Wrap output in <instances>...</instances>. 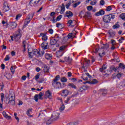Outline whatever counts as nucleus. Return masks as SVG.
Segmentation results:
<instances>
[{
    "label": "nucleus",
    "instance_id": "58836bf2",
    "mask_svg": "<svg viewBox=\"0 0 125 125\" xmlns=\"http://www.w3.org/2000/svg\"><path fill=\"white\" fill-rule=\"evenodd\" d=\"M65 110V104H63L60 108V111H64Z\"/></svg>",
    "mask_w": 125,
    "mask_h": 125
},
{
    "label": "nucleus",
    "instance_id": "f3484780",
    "mask_svg": "<svg viewBox=\"0 0 125 125\" xmlns=\"http://www.w3.org/2000/svg\"><path fill=\"white\" fill-rule=\"evenodd\" d=\"M100 92H101L102 95H103V96H105V95H106V94H107V90L105 89H101Z\"/></svg>",
    "mask_w": 125,
    "mask_h": 125
},
{
    "label": "nucleus",
    "instance_id": "8fccbe9b",
    "mask_svg": "<svg viewBox=\"0 0 125 125\" xmlns=\"http://www.w3.org/2000/svg\"><path fill=\"white\" fill-rule=\"evenodd\" d=\"M14 117L16 120H17L18 123H19V118L17 117V113H14Z\"/></svg>",
    "mask_w": 125,
    "mask_h": 125
},
{
    "label": "nucleus",
    "instance_id": "7ed1b4c3",
    "mask_svg": "<svg viewBox=\"0 0 125 125\" xmlns=\"http://www.w3.org/2000/svg\"><path fill=\"white\" fill-rule=\"evenodd\" d=\"M33 54L37 56V57H42L44 54V51H38L35 49L33 50Z\"/></svg>",
    "mask_w": 125,
    "mask_h": 125
},
{
    "label": "nucleus",
    "instance_id": "6ab92c4d",
    "mask_svg": "<svg viewBox=\"0 0 125 125\" xmlns=\"http://www.w3.org/2000/svg\"><path fill=\"white\" fill-rule=\"evenodd\" d=\"M75 96V95H72L69 97H68L67 99L64 101V103H66V104H68L69 103V101L72 99V98L74 97Z\"/></svg>",
    "mask_w": 125,
    "mask_h": 125
},
{
    "label": "nucleus",
    "instance_id": "bb28decb",
    "mask_svg": "<svg viewBox=\"0 0 125 125\" xmlns=\"http://www.w3.org/2000/svg\"><path fill=\"white\" fill-rule=\"evenodd\" d=\"M118 122L116 121H112L111 122H107V125H116Z\"/></svg>",
    "mask_w": 125,
    "mask_h": 125
},
{
    "label": "nucleus",
    "instance_id": "a878e982",
    "mask_svg": "<svg viewBox=\"0 0 125 125\" xmlns=\"http://www.w3.org/2000/svg\"><path fill=\"white\" fill-rule=\"evenodd\" d=\"M63 94H64V96L66 97L69 94V91L67 89L63 90H62Z\"/></svg>",
    "mask_w": 125,
    "mask_h": 125
},
{
    "label": "nucleus",
    "instance_id": "0eeeda50",
    "mask_svg": "<svg viewBox=\"0 0 125 125\" xmlns=\"http://www.w3.org/2000/svg\"><path fill=\"white\" fill-rule=\"evenodd\" d=\"M9 10V6H8V4H7V2L5 1L3 3V12H6L7 11H8Z\"/></svg>",
    "mask_w": 125,
    "mask_h": 125
},
{
    "label": "nucleus",
    "instance_id": "2eb2a0df",
    "mask_svg": "<svg viewBox=\"0 0 125 125\" xmlns=\"http://www.w3.org/2000/svg\"><path fill=\"white\" fill-rule=\"evenodd\" d=\"M107 69V66L105 64H103L102 66V68L100 69V72H103L104 73H107V71H104V70H106Z\"/></svg>",
    "mask_w": 125,
    "mask_h": 125
},
{
    "label": "nucleus",
    "instance_id": "6e6d98bb",
    "mask_svg": "<svg viewBox=\"0 0 125 125\" xmlns=\"http://www.w3.org/2000/svg\"><path fill=\"white\" fill-rule=\"evenodd\" d=\"M62 15H60L58 16L56 18L57 21H60V20H61V18H62Z\"/></svg>",
    "mask_w": 125,
    "mask_h": 125
},
{
    "label": "nucleus",
    "instance_id": "680f3d73",
    "mask_svg": "<svg viewBox=\"0 0 125 125\" xmlns=\"http://www.w3.org/2000/svg\"><path fill=\"white\" fill-rule=\"evenodd\" d=\"M112 8L111 6H108L107 8H106V11H110V10H112Z\"/></svg>",
    "mask_w": 125,
    "mask_h": 125
},
{
    "label": "nucleus",
    "instance_id": "a19ab883",
    "mask_svg": "<svg viewBox=\"0 0 125 125\" xmlns=\"http://www.w3.org/2000/svg\"><path fill=\"white\" fill-rule=\"evenodd\" d=\"M45 57L46 59H49V58H51V55L49 54H45Z\"/></svg>",
    "mask_w": 125,
    "mask_h": 125
},
{
    "label": "nucleus",
    "instance_id": "9b49d317",
    "mask_svg": "<svg viewBox=\"0 0 125 125\" xmlns=\"http://www.w3.org/2000/svg\"><path fill=\"white\" fill-rule=\"evenodd\" d=\"M57 83H54V84L52 83V85L54 86L55 88H60V87L62 88H63V86H62V84H61V83L57 82ZM58 83H60V84Z\"/></svg>",
    "mask_w": 125,
    "mask_h": 125
},
{
    "label": "nucleus",
    "instance_id": "7c9ffc66",
    "mask_svg": "<svg viewBox=\"0 0 125 125\" xmlns=\"http://www.w3.org/2000/svg\"><path fill=\"white\" fill-rule=\"evenodd\" d=\"M119 17L122 19V20H124V21H125V13H122L120 15Z\"/></svg>",
    "mask_w": 125,
    "mask_h": 125
},
{
    "label": "nucleus",
    "instance_id": "393cba45",
    "mask_svg": "<svg viewBox=\"0 0 125 125\" xmlns=\"http://www.w3.org/2000/svg\"><path fill=\"white\" fill-rule=\"evenodd\" d=\"M54 122V121H53V120H52V118H51L50 119H48V120H47V121H46V124L47 125H51V124H52V122Z\"/></svg>",
    "mask_w": 125,
    "mask_h": 125
},
{
    "label": "nucleus",
    "instance_id": "f257e3e1",
    "mask_svg": "<svg viewBox=\"0 0 125 125\" xmlns=\"http://www.w3.org/2000/svg\"><path fill=\"white\" fill-rule=\"evenodd\" d=\"M10 93L8 97L4 98V102L7 105L14 106L15 105V97H14V92H9Z\"/></svg>",
    "mask_w": 125,
    "mask_h": 125
},
{
    "label": "nucleus",
    "instance_id": "5701e85b",
    "mask_svg": "<svg viewBox=\"0 0 125 125\" xmlns=\"http://www.w3.org/2000/svg\"><path fill=\"white\" fill-rule=\"evenodd\" d=\"M56 27L60 30H62V29L64 28V25H62L61 23H56Z\"/></svg>",
    "mask_w": 125,
    "mask_h": 125
},
{
    "label": "nucleus",
    "instance_id": "49530a36",
    "mask_svg": "<svg viewBox=\"0 0 125 125\" xmlns=\"http://www.w3.org/2000/svg\"><path fill=\"white\" fill-rule=\"evenodd\" d=\"M81 3V1H78V2L75 3L74 4H73V7L74 8H76V7H77V6H78V5H79V4H80Z\"/></svg>",
    "mask_w": 125,
    "mask_h": 125
},
{
    "label": "nucleus",
    "instance_id": "aec40b11",
    "mask_svg": "<svg viewBox=\"0 0 125 125\" xmlns=\"http://www.w3.org/2000/svg\"><path fill=\"white\" fill-rule=\"evenodd\" d=\"M43 71L44 73H48V71H49V66H48L46 65H44Z\"/></svg>",
    "mask_w": 125,
    "mask_h": 125
},
{
    "label": "nucleus",
    "instance_id": "bf43d9fd",
    "mask_svg": "<svg viewBox=\"0 0 125 125\" xmlns=\"http://www.w3.org/2000/svg\"><path fill=\"white\" fill-rule=\"evenodd\" d=\"M85 76V74H83V76H82V79H83V80L84 81H87L88 80V79L87 78V77H85L84 76Z\"/></svg>",
    "mask_w": 125,
    "mask_h": 125
},
{
    "label": "nucleus",
    "instance_id": "473e14b6",
    "mask_svg": "<svg viewBox=\"0 0 125 125\" xmlns=\"http://www.w3.org/2000/svg\"><path fill=\"white\" fill-rule=\"evenodd\" d=\"M67 81H68V80L66 77H62L61 79L62 83H67Z\"/></svg>",
    "mask_w": 125,
    "mask_h": 125
},
{
    "label": "nucleus",
    "instance_id": "13d9d810",
    "mask_svg": "<svg viewBox=\"0 0 125 125\" xmlns=\"http://www.w3.org/2000/svg\"><path fill=\"white\" fill-rule=\"evenodd\" d=\"M119 27H120L119 24H116L115 25H114L113 26V29H118V28H119Z\"/></svg>",
    "mask_w": 125,
    "mask_h": 125
},
{
    "label": "nucleus",
    "instance_id": "b1692460",
    "mask_svg": "<svg viewBox=\"0 0 125 125\" xmlns=\"http://www.w3.org/2000/svg\"><path fill=\"white\" fill-rule=\"evenodd\" d=\"M40 36H41V37H42V41H47V36L45 34H44L43 33H41Z\"/></svg>",
    "mask_w": 125,
    "mask_h": 125
},
{
    "label": "nucleus",
    "instance_id": "5fc2aeb1",
    "mask_svg": "<svg viewBox=\"0 0 125 125\" xmlns=\"http://www.w3.org/2000/svg\"><path fill=\"white\" fill-rule=\"evenodd\" d=\"M92 8H93V7H92V6H88L87 7V10H88V11L92 10Z\"/></svg>",
    "mask_w": 125,
    "mask_h": 125
},
{
    "label": "nucleus",
    "instance_id": "052dcab7",
    "mask_svg": "<svg viewBox=\"0 0 125 125\" xmlns=\"http://www.w3.org/2000/svg\"><path fill=\"white\" fill-rule=\"evenodd\" d=\"M102 49L103 48H109V44H105L104 45V47H102Z\"/></svg>",
    "mask_w": 125,
    "mask_h": 125
},
{
    "label": "nucleus",
    "instance_id": "864d4df0",
    "mask_svg": "<svg viewBox=\"0 0 125 125\" xmlns=\"http://www.w3.org/2000/svg\"><path fill=\"white\" fill-rule=\"evenodd\" d=\"M38 98H39V95H35V96H34V99L36 102H38L39 101V99Z\"/></svg>",
    "mask_w": 125,
    "mask_h": 125
},
{
    "label": "nucleus",
    "instance_id": "69168bd1",
    "mask_svg": "<svg viewBox=\"0 0 125 125\" xmlns=\"http://www.w3.org/2000/svg\"><path fill=\"white\" fill-rule=\"evenodd\" d=\"M100 4L101 5H104V4H105V1H104V0H101L100 1Z\"/></svg>",
    "mask_w": 125,
    "mask_h": 125
},
{
    "label": "nucleus",
    "instance_id": "a18cd8bd",
    "mask_svg": "<svg viewBox=\"0 0 125 125\" xmlns=\"http://www.w3.org/2000/svg\"><path fill=\"white\" fill-rule=\"evenodd\" d=\"M65 48H66V46L62 45L60 47V51H63V50H64V49H65Z\"/></svg>",
    "mask_w": 125,
    "mask_h": 125
},
{
    "label": "nucleus",
    "instance_id": "1a4fd4ad",
    "mask_svg": "<svg viewBox=\"0 0 125 125\" xmlns=\"http://www.w3.org/2000/svg\"><path fill=\"white\" fill-rule=\"evenodd\" d=\"M39 2H40V0H31L29 2V4L31 6H34L35 5H37V3H39Z\"/></svg>",
    "mask_w": 125,
    "mask_h": 125
},
{
    "label": "nucleus",
    "instance_id": "f8f14e48",
    "mask_svg": "<svg viewBox=\"0 0 125 125\" xmlns=\"http://www.w3.org/2000/svg\"><path fill=\"white\" fill-rule=\"evenodd\" d=\"M45 98L46 99L49 98L51 99V93L49 92V90H47L45 93Z\"/></svg>",
    "mask_w": 125,
    "mask_h": 125
},
{
    "label": "nucleus",
    "instance_id": "774afa93",
    "mask_svg": "<svg viewBox=\"0 0 125 125\" xmlns=\"http://www.w3.org/2000/svg\"><path fill=\"white\" fill-rule=\"evenodd\" d=\"M27 125H35L33 122H30L29 121L27 122Z\"/></svg>",
    "mask_w": 125,
    "mask_h": 125
},
{
    "label": "nucleus",
    "instance_id": "2f4dec72",
    "mask_svg": "<svg viewBox=\"0 0 125 125\" xmlns=\"http://www.w3.org/2000/svg\"><path fill=\"white\" fill-rule=\"evenodd\" d=\"M84 17H86V18H88V17H91V14H90V13H89V12H87Z\"/></svg>",
    "mask_w": 125,
    "mask_h": 125
},
{
    "label": "nucleus",
    "instance_id": "de8ad7c7",
    "mask_svg": "<svg viewBox=\"0 0 125 125\" xmlns=\"http://www.w3.org/2000/svg\"><path fill=\"white\" fill-rule=\"evenodd\" d=\"M32 111H33V108H29L26 112L27 115L29 116V115H30V112H32Z\"/></svg>",
    "mask_w": 125,
    "mask_h": 125
},
{
    "label": "nucleus",
    "instance_id": "6e6552de",
    "mask_svg": "<svg viewBox=\"0 0 125 125\" xmlns=\"http://www.w3.org/2000/svg\"><path fill=\"white\" fill-rule=\"evenodd\" d=\"M41 47L42 49L45 50V49H48L49 46H48V43L47 42H44L41 44Z\"/></svg>",
    "mask_w": 125,
    "mask_h": 125
},
{
    "label": "nucleus",
    "instance_id": "9d476101",
    "mask_svg": "<svg viewBox=\"0 0 125 125\" xmlns=\"http://www.w3.org/2000/svg\"><path fill=\"white\" fill-rule=\"evenodd\" d=\"M77 22L76 21H72V20H69L68 21V24H69V27H75V25L76 24Z\"/></svg>",
    "mask_w": 125,
    "mask_h": 125
},
{
    "label": "nucleus",
    "instance_id": "c9c22d12",
    "mask_svg": "<svg viewBox=\"0 0 125 125\" xmlns=\"http://www.w3.org/2000/svg\"><path fill=\"white\" fill-rule=\"evenodd\" d=\"M71 4H72V2L71 0H70L68 3L66 4L65 7L67 8V9H69V7H70V5H71Z\"/></svg>",
    "mask_w": 125,
    "mask_h": 125
},
{
    "label": "nucleus",
    "instance_id": "f704fd0d",
    "mask_svg": "<svg viewBox=\"0 0 125 125\" xmlns=\"http://www.w3.org/2000/svg\"><path fill=\"white\" fill-rule=\"evenodd\" d=\"M68 86H70L72 88H75V89H76L77 88V86H76L75 84H74L72 83H69L68 84Z\"/></svg>",
    "mask_w": 125,
    "mask_h": 125
},
{
    "label": "nucleus",
    "instance_id": "20e7f679",
    "mask_svg": "<svg viewBox=\"0 0 125 125\" xmlns=\"http://www.w3.org/2000/svg\"><path fill=\"white\" fill-rule=\"evenodd\" d=\"M110 69V70H107V72L104 74V76L108 77L109 75H111V74H112V71H114V72H116L117 70H119V68H118V67H115V66H111Z\"/></svg>",
    "mask_w": 125,
    "mask_h": 125
},
{
    "label": "nucleus",
    "instance_id": "4be33fe9",
    "mask_svg": "<svg viewBox=\"0 0 125 125\" xmlns=\"http://www.w3.org/2000/svg\"><path fill=\"white\" fill-rule=\"evenodd\" d=\"M21 35L20 34V33H19V34H15L14 36V39H15V40H20V38H21Z\"/></svg>",
    "mask_w": 125,
    "mask_h": 125
},
{
    "label": "nucleus",
    "instance_id": "3c124183",
    "mask_svg": "<svg viewBox=\"0 0 125 125\" xmlns=\"http://www.w3.org/2000/svg\"><path fill=\"white\" fill-rule=\"evenodd\" d=\"M50 21H52L53 23H56L57 22V19L55 20V17H53V20H50Z\"/></svg>",
    "mask_w": 125,
    "mask_h": 125
},
{
    "label": "nucleus",
    "instance_id": "e2e57ef3",
    "mask_svg": "<svg viewBox=\"0 0 125 125\" xmlns=\"http://www.w3.org/2000/svg\"><path fill=\"white\" fill-rule=\"evenodd\" d=\"M9 59H10L9 56H8V55H7L6 56V57L4 59V61H9Z\"/></svg>",
    "mask_w": 125,
    "mask_h": 125
},
{
    "label": "nucleus",
    "instance_id": "412c9836",
    "mask_svg": "<svg viewBox=\"0 0 125 125\" xmlns=\"http://www.w3.org/2000/svg\"><path fill=\"white\" fill-rule=\"evenodd\" d=\"M66 14L67 17H68V18H70V17H72V16L74 15V14H73V12L70 11L66 12Z\"/></svg>",
    "mask_w": 125,
    "mask_h": 125
},
{
    "label": "nucleus",
    "instance_id": "4468645a",
    "mask_svg": "<svg viewBox=\"0 0 125 125\" xmlns=\"http://www.w3.org/2000/svg\"><path fill=\"white\" fill-rule=\"evenodd\" d=\"M105 14V11L103 10H100L98 12H97L95 14L96 16H99L100 15H104Z\"/></svg>",
    "mask_w": 125,
    "mask_h": 125
},
{
    "label": "nucleus",
    "instance_id": "c03bdc74",
    "mask_svg": "<svg viewBox=\"0 0 125 125\" xmlns=\"http://www.w3.org/2000/svg\"><path fill=\"white\" fill-rule=\"evenodd\" d=\"M97 2V1H96V0H94L91 1L90 4L91 5H95V4H96Z\"/></svg>",
    "mask_w": 125,
    "mask_h": 125
},
{
    "label": "nucleus",
    "instance_id": "cd10ccee",
    "mask_svg": "<svg viewBox=\"0 0 125 125\" xmlns=\"http://www.w3.org/2000/svg\"><path fill=\"white\" fill-rule=\"evenodd\" d=\"M11 27L12 29H14L17 27V24L15 22H12L11 23Z\"/></svg>",
    "mask_w": 125,
    "mask_h": 125
},
{
    "label": "nucleus",
    "instance_id": "ea45409f",
    "mask_svg": "<svg viewBox=\"0 0 125 125\" xmlns=\"http://www.w3.org/2000/svg\"><path fill=\"white\" fill-rule=\"evenodd\" d=\"M0 97H1V102H3V99H4V94L1 93L0 94Z\"/></svg>",
    "mask_w": 125,
    "mask_h": 125
},
{
    "label": "nucleus",
    "instance_id": "09e8293b",
    "mask_svg": "<svg viewBox=\"0 0 125 125\" xmlns=\"http://www.w3.org/2000/svg\"><path fill=\"white\" fill-rule=\"evenodd\" d=\"M66 37H67L68 40L69 39H72V38H73V33H69Z\"/></svg>",
    "mask_w": 125,
    "mask_h": 125
},
{
    "label": "nucleus",
    "instance_id": "c85d7f7f",
    "mask_svg": "<svg viewBox=\"0 0 125 125\" xmlns=\"http://www.w3.org/2000/svg\"><path fill=\"white\" fill-rule=\"evenodd\" d=\"M118 68V69H123V70L125 69V65L123 63H120L119 64V67H117Z\"/></svg>",
    "mask_w": 125,
    "mask_h": 125
},
{
    "label": "nucleus",
    "instance_id": "dca6fc26",
    "mask_svg": "<svg viewBox=\"0 0 125 125\" xmlns=\"http://www.w3.org/2000/svg\"><path fill=\"white\" fill-rule=\"evenodd\" d=\"M108 33L111 38H113V37H115V35H116V32H115L114 31L112 30L108 31Z\"/></svg>",
    "mask_w": 125,
    "mask_h": 125
},
{
    "label": "nucleus",
    "instance_id": "f03ea898",
    "mask_svg": "<svg viewBox=\"0 0 125 125\" xmlns=\"http://www.w3.org/2000/svg\"><path fill=\"white\" fill-rule=\"evenodd\" d=\"M34 13L29 14V15L27 16L26 19H25L26 21L24 22V26H27V25H28L29 23L31 22V21L32 20V19H33V18L34 17Z\"/></svg>",
    "mask_w": 125,
    "mask_h": 125
},
{
    "label": "nucleus",
    "instance_id": "72a5a7b5",
    "mask_svg": "<svg viewBox=\"0 0 125 125\" xmlns=\"http://www.w3.org/2000/svg\"><path fill=\"white\" fill-rule=\"evenodd\" d=\"M68 40H69L68 37H63V40H62V42H63V43H65V42H67Z\"/></svg>",
    "mask_w": 125,
    "mask_h": 125
},
{
    "label": "nucleus",
    "instance_id": "a211bd4d",
    "mask_svg": "<svg viewBox=\"0 0 125 125\" xmlns=\"http://www.w3.org/2000/svg\"><path fill=\"white\" fill-rule=\"evenodd\" d=\"M2 115L4 118L7 119V120H10L11 119V117L8 116L7 114H6V112L5 111H3Z\"/></svg>",
    "mask_w": 125,
    "mask_h": 125
},
{
    "label": "nucleus",
    "instance_id": "603ef678",
    "mask_svg": "<svg viewBox=\"0 0 125 125\" xmlns=\"http://www.w3.org/2000/svg\"><path fill=\"white\" fill-rule=\"evenodd\" d=\"M122 75H123V74H122V73H118L117 74L116 77L117 78V79H120L122 77Z\"/></svg>",
    "mask_w": 125,
    "mask_h": 125
},
{
    "label": "nucleus",
    "instance_id": "0e129e2a",
    "mask_svg": "<svg viewBox=\"0 0 125 125\" xmlns=\"http://www.w3.org/2000/svg\"><path fill=\"white\" fill-rule=\"evenodd\" d=\"M21 16H22L21 14H19L18 15H17L16 17V20H18V19H19V18H20Z\"/></svg>",
    "mask_w": 125,
    "mask_h": 125
},
{
    "label": "nucleus",
    "instance_id": "39448f33",
    "mask_svg": "<svg viewBox=\"0 0 125 125\" xmlns=\"http://www.w3.org/2000/svg\"><path fill=\"white\" fill-rule=\"evenodd\" d=\"M60 116V113L58 111V112H54L52 114L51 118L53 121H57L58 119H59V117Z\"/></svg>",
    "mask_w": 125,
    "mask_h": 125
},
{
    "label": "nucleus",
    "instance_id": "4d7b16f0",
    "mask_svg": "<svg viewBox=\"0 0 125 125\" xmlns=\"http://www.w3.org/2000/svg\"><path fill=\"white\" fill-rule=\"evenodd\" d=\"M78 125V123L77 122H71L67 124L66 125Z\"/></svg>",
    "mask_w": 125,
    "mask_h": 125
},
{
    "label": "nucleus",
    "instance_id": "423d86ee",
    "mask_svg": "<svg viewBox=\"0 0 125 125\" xmlns=\"http://www.w3.org/2000/svg\"><path fill=\"white\" fill-rule=\"evenodd\" d=\"M103 21L104 23H110L111 21V16L110 15H104L103 17Z\"/></svg>",
    "mask_w": 125,
    "mask_h": 125
},
{
    "label": "nucleus",
    "instance_id": "4c0bfd02",
    "mask_svg": "<svg viewBox=\"0 0 125 125\" xmlns=\"http://www.w3.org/2000/svg\"><path fill=\"white\" fill-rule=\"evenodd\" d=\"M28 55L30 58H32L33 56H34V54H33V51L32 52H28Z\"/></svg>",
    "mask_w": 125,
    "mask_h": 125
},
{
    "label": "nucleus",
    "instance_id": "ddd939ff",
    "mask_svg": "<svg viewBox=\"0 0 125 125\" xmlns=\"http://www.w3.org/2000/svg\"><path fill=\"white\" fill-rule=\"evenodd\" d=\"M60 79V76H59V75H57V76L55 77V79L53 80V82H52V83H53V84H54V83H58V84H60V83H58L57 81H59V79Z\"/></svg>",
    "mask_w": 125,
    "mask_h": 125
},
{
    "label": "nucleus",
    "instance_id": "37998d69",
    "mask_svg": "<svg viewBox=\"0 0 125 125\" xmlns=\"http://www.w3.org/2000/svg\"><path fill=\"white\" fill-rule=\"evenodd\" d=\"M57 42H55V41L53 40L52 39L50 40V44L51 45H54Z\"/></svg>",
    "mask_w": 125,
    "mask_h": 125
},
{
    "label": "nucleus",
    "instance_id": "c756f323",
    "mask_svg": "<svg viewBox=\"0 0 125 125\" xmlns=\"http://www.w3.org/2000/svg\"><path fill=\"white\" fill-rule=\"evenodd\" d=\"M44 93L43 92H41L40 93V94L38 95V97L39 99H41V100H42V96H43Z\"/></svg>",
    "mask_w": 125,
    "mask_h": 125
},
{
    "label": "nucleus",
    "instance_id": "79ce46f5",
    "mask_svg": "<svg viewBox=\"0 0 125 125\" xmlns=\"http://www.w3.org/2000/svg\"><path fill=\"white\" fill-rule=\"evenodd\" d=\"M54 38L56 39L57 41H59V40H60V39H61V37H60L59 35L58 34H56L55 35Z\"/></svg>",
    "mask_w": 125,
    "mask_h": 125
},
{
    "label": "nucleus",
    "instance_id": "e433bc0d",
    "mask_svg": "<svg viewBox=\"0 0 125 125\" xmlns=\"http://www.w3.org/2000/svg\"><path fill=\"white\" fill-rule=\"evenodd\" d=\"M84 86L83 87H81L79 89V91H80V92H83V91H84V90H85Z\"/></svg>",
    "mask_w": 125,
    "mask_h": 125
},
{
    "label": "nucleus",
    "instance_id": "338daca9",
    "mask_svg": "<svg viewBox=\"0 0 125 125\" xmlns=\"http://www.w3.org/2000/svg\"><path fill=\"white\" fill-rule=\"evenodd\" d=\"M95 83H97V80L96 79H93L92 81V84H95Z\"/></svg>",
    "mask_w": 125,
    "mask_h": 125
}]
</instances>
